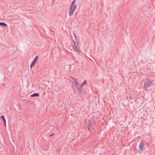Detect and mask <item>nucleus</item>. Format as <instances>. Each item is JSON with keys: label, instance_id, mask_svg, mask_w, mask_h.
I'll return each instance as SVG.
<instances>
[{"label": "nucleus", "instance_id": "1a4fd4ad", "mask_svg": "<svg viewBox=\"0 0 155 155\" xmlns=\"http://www.w3.org/2000/svg\"><path fill=\"white\" fill-rule=\"evenodd\" d=\"M0 26H8L5 23L1 22H0Z\"/></svg>", "mask_w": 155, "mask_h": 155}, {"label": "nucleus", "instance_id": "39448f33", "mask_svg": "<svg viewBox=\"0 0 155 155\" xmlns=\"http://www.w3.org/2000/svg\"><path fill=\"white\" fill-rule=\"evenodd\" d=\"M38 56H37L34 59L32 62L31 63L30 67L31 68L32 66H34L37 61L38 59Z\"/></svg>", "mask_w": 155, "mask_h": 155}, {"label": "nucleus", "instance_id": "6e6552de", "mask_svg": "<svg viewBox=\"0 0 155 155\" xmlns=\"http://www.w3.org/2000/svg\"><path fill=\"white\" fill-rule=\"evenodd\" d=\"M39 95V94L38 93H34L32 94L31 95V96L32 97H38Z\"/></svg>", "mask_w": 155, "mask_h": 155}, {"label": "nucleus", "instance_id": "9b49d317", "mask_svg": "<svg viewBox=\"0 0 155 155\" xmlns=\"http://www.w3.org/2000/svg\"><path fill=\"white\" fill-rule=\"evenodd\" d=\"M1 118L3 120L4 123H5V122L6 121L5 118L4 116L3 115L1 117Z\"/></svg>", "mask_w": 155, "mask_h": 155}, {"label": "nucleus", "instance_id": "423d86ee", "mask_svg": "<svg viewBox=\"0 0 155 155\" xmlns=\"http://www.w3.org/2000/svg\"><path fill=\"white\" fill-rule=\"evenodd\" d=\"M75 45L73 47V48L74 51H79V50L78 48V43H77V45L76 44V42L74 41Z\"/></svg>", "mask_w": 155, "mask_h": 155}, {"label": "nucleus", "instance_id": "2eb2a0df", "mask_svg": "<svg viewBox=\"0 0 155 155\" xmlns=\"http://www.w3.org/2000/svg\"><path fill=\"white\" fill-rule=\"evenodd\" d=\"M130 99H132V98H131V96H130Z\"/></svg>", "mask_w": 155, "mask_h": 155}, {"label": "nucleus", "instance_id": "f03ea898", "mask_svg": "<svg viewBox=\"0 0 155 155\" xmlns=\"http://www.w3.org/2000/svg\"><path fill=\"white\" fill-rule=\"evenodd\" d=\"M153 81V80L152 79H147V81L144 83V88L146 90H148V87H150L152 85Z\"/></svg>", "mask_w": 155, "mask_h": 155}, {"label": "nucleus", "instance_id": "0eeeda50", "mask_svg": "<svg viewBox=\"0 0 155 155\" xmlns=\"http://www.w3.org/2000/svg\"><path fill=\"white\" fill-rule=\"evenodd\" d=\"M143 142H140L139 146V150L140 151H142L143 150Z\"/></svg>", "mask_w": 155, "mask_h": 155}, {"label": "nucleus", "instance_id": "ddd939ff", "mask_svg": "<svg viewBox=\"0 0 155 155\" xmlns=\"http://www.w3.org/2000/svg\"><path fill=\"white\" fill-rule=\"evenodd\" d=\"M54 135V134H51V135H50L49 136V137H51L53 135Z\"/></svg>", "mask_w": 155, "mask_h": 155}, {"label": "nucleus", "instance_id": "9d476101", "mask_svg": "<svg viewBox=\"0 0 155 155\" xmlns=\"http://www.w3.org/2000/svg\"><path fill=\"white\" fill-rule=\"evenodd\" d=\"M87 83V81L86 80L84 81V82L81 85V87H82V86H84L85 84H86Z\"/></svg>", "mask_w": 155, "mask_h": 155}, {"label": "nucleus", "instance_id": "7ed1b4c3", "mask_svg": "<svg viewBox=\"0 0 155 155\" xmlns=\"http://www.w3.org/2000/svg\"><path fill=\"white\" fill-rule=\"evenodd\" d=\"M73 79L74 81V85L75 87L80 92H82V89L81 88V85H79L77 81L78 80L77 79H75L74 78H73Z\"/></svg>", "mask_w": 155, "mask_h": 155}, {"label": "nucleus", "instance_id": "f8f14e48", "mask_svg": "<svg viewBox=\"0 0 155 155\" xmlns=\"http://www.w3.org/2000/svg\"><path fill=\"white\" fill-rule=\"evenodd\" d=\"M73 35H74V37L75 38H76V35H75V34L74 33H73Z\"/></svg>", "mask_w": 155, "mask_h": 155}, {"label": "nucleus", "instance_id": "4468645a", "mask_svg": "<svg viewBox=\"0 0 155 155\" xmlns=\"http://www.w3.org/2000/svg\"><path fill=\"white\" fill-rule=\"evenodd\" d=\"M4 123V124H5V127H6V121L5 122V123Z\"/></svg>", "mask_w": 155, "mask_h": 155}, {"label": "nucleus", "instance_id": "f257e3e1", "mask_svg": "<svg viewBox=\"0 0 155 155\" xmlns=\"http://www.w3.org/2000/svg\"><path fill=\"white\" fill-rule=\"evenodd\" d=\"M76 0H74L72 2L69 10V16H71L73 15L74 12L76 8V5L74 4Z\"/></svg>", "mask_w": 155, "mask_h": 155}, {"label": "nucleus", "instance_id": "20e7f679", "mask_svg": "<svg viewBox=\"0 0 155 155\" xmlns=\"http://www.w3.org/2000/svg\"><path fill=\"white\" fill-rule=\"evenodd\" d=\"M87 128L89 129L91 127H94L96 125L95 124H92L90 120H88V122L87 123Z\"/></svg>", "mask_w": 155, "mask_h": 155}]
</instances>
